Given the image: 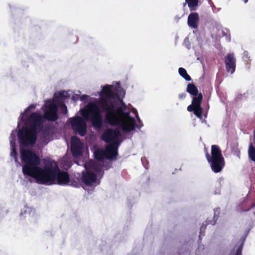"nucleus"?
Returning a JSON list of instances; mask_svg holds the SVG:
<instances>
[{"label":"nucleus","mask_w":255,"mask_h":255,"mask_svg":"<svg viewBox=\"0 0 255 255\" xmlns=\"http://www.w3.org/2000/svg\"><path fill=\"white\" fill-rule=\"evenodd\" d=\"M116 87L113 85L102 86V90L98 92L101 99L93 98L92 108L90 104L84 109L79 111L81 116H75L69 118L67 123L71 125L74 133L84 136L87 132L86 122H89L94 128L101 129L104 124L111 126H117L121 121L117 115L118 108L126 110V104L123 99L126 92L121 86L120 82H116Z\"/></svg>","instance_id":"obj_1"},{"label":"nucleus","mask_w":255,"mask_h":255,"mask_svg":"<svg viewBox=\"0 0 255 255\" xmlns=\"http://www.w3.org/2000/svg\"><path fill=\"white\" fill-rule=\"evenodd\" d=\"M43 115L39 112H33L29 116L27 114L34 109L35 105H30L18 118L17 127L14 130L17 132V139L21 146L35 147L39 137V143L47 144L56 132L54 124H45V120L55 122L59 118L58 106L51 99L45 101Z\"/></svg>","instance_id":"obj_2"},{"label":"nucleus","mask_w":255,"mask_h":255,"mask_svg":"<svg viewBox=\"0 0 255 255\" xmlns=\"http://www.w3.org/2000/svg\"><path fill=\"white\" fill-rule=\"evenodd\" d=\"M20 157L23 175L35 178L39 184L46 185L57 163L53 160L45 158L42 160L44 167H41L39 155L32 149L22 147L20 148Z\"/></svg>","instance_id":"obj_3"},{"label":"nucleus","mask_w":255,"mask_h":255,"mask_svg":"<svg viewBox=\"0 0 255 255\" xmlns=\"http://www.w3.org/2000/svg\"><path fill=\"white\" fill-rule=\"evenodd\" d=\"M120 131L118 128H107L101 135V139L109 145L105 147L107 159L116 160L119 154L118 149L124 138L119 139L120 136Z\"/></svg>","instance_id":"obj_4"},{"label":"nucleus","mask_w":255,"mask_h":255,"mask_svg":"<svg viewBox=\"0 0 255 255\" xmlns=\"http://www.w3.org/2000/svg\"><path fill=\"white\" fill-rule=\"evenodd\" d=\"M49 180L46 185L57 184L62 186H70L74 188H80L82 186V177H71L66 171L61 170L57 164L54 168Z\"/></svg>","instance_id":"obj_5"},{"label":"nucleus","mask_w":255,"mask_h":255,"mask_svg":"<svg viewBox=\"0 0 255 255\" xmlns=\"http://www.w3.org/2000/svg\"><path fill=\"white\" fill-rule=\"evenodd\" d=\"M126 107L127 109L125 111L122 110L120 108H118V111L121 112L123 115L128 118L132 123V125L122 126L121 128H120L119 126L121 124V122L119 125L115 126L116 127L115 128H118L120 131L121 135L120 136L117 137L119 139L124 138V140H125L127 137L125 134L130 133V132L134 130L135 128H137L140 130V128L143 126V124L138 116L137 111L136 110H134V111L132 112L134 116H132V115H130L131 111H130L129 109L127 106ZM117 115L119 118H120L118 115V112H117ZM120 121H121V120H120Z\"/></svg>","instance_id":"obj_6"},{"label":"nucleus","mask_w":255,"mask_h":255,"mask_svg":"<svg viewBox=\"0 0 255 255\" xmlns=\"http://www.w3.org/2000/svg\"><path fill=\"white\" fill-rule=\"evenodd\" d=\"M84 165L85 170L82 172V181L87 186L95 187L100 183V179L103 177L104 171L102 167L93 164L91 166Z\"/></svg>","instance_id":"obj_7"},{"label":"nucleus","mask_w":255,"mask_h":255,"mask_svg":"<svg viewBox=\"0 0 255 255\" xmlns=\"http://www.w3.org/2000/svg\"><path fill=\"white\" fill-rule=\"evenodd\" d=\"M206 157L214 172L218 173L222 170L225 162L221 150L218 146L213 145L211 147V155L206 152Z\"/></svg>","instance_id":"obj_8"},{"label":"nucleus","mask_w":255,"mask_h":255,"mask_svg":"<svg viewBox=\"0 0 255 255\" xmlns=\"http://www.w3.org/2000/svg\"><path fill=\"white\" fill-rule=\"evenodd\" d=\"M70 150L72 156L75 158H77L82 155L84 151V144L77 136L71 137Z\"/></svg>","instance_id":"obj_9"},{"label":"nucleus","mask_w":255,"mask_h":255,"mask_svg":"<svg viewBox=\"0 0 255 255\" xmlns=\"http://www.w3.org/2000/svg\"><path fill=\"white\" fill-rule=\"evenodd\" d=\"M16 134H17V132H15L14 130H12L9 137L10 144V156L14 158V162L17 166L20 165L22 166V164H21L18 160V153L16 148Z\"/></svg>","instance_id":"obj_10"},{"label":"nucleus","mask_w":255,"mask_h":255,"mask_svg":"<svg viewBox=\"0 0 255 255\" xmlns=\"http://www.w3.org/2000/svg\"><path fill=\"white\" fill-rule=\"evenodd\" d=\"M225 64L227 72L233 74L236 70V59L233 53H229L225 58Z\"/></svg>","instance_id":"obj_11"},{"label":"nucleus","mask_w":255,"mask_h":255,"mask_svg":"<svg viewBox=\"0 0 255 255\" xmlns=\"http://www.w3.org/2000/svg\"><path fill=\"white\" fill-rule=\"evenodd\" d=\"M199 16L197 12H191L188 16L187 24L189 27L197 29L199 22Z\"/></svg>","instance_id":"obj_12"},{"label":"nucleus","mask_w":255,"mask_h":255,"mask_svg":"<svg viewBox=\"0 0 255 255\" xmlns=\"http://www.w3.org/2000/svg\"><path fill=\"white\" fill-rule=\"evenodd\" d=\"M255 207V202H249L248 200L245 199L242 203L240 204L237 208V211L240 213L250 211Z\"/></svg>","instance_id":"obj_13"},{"label":"nucleus","mask_w":255,"mask_h":255,"mask_svg":"<svg viewBox=\"0 0 255 255\" xmlns=\"http://www.w3.org/2000/svg\"><path fill=\"white\" fill-rule=\"evenodd\" d=\"M94 156L95 159L102 161L107 159L106 149L101 148H96L94 149Z\"/></svg>","instance_id":"obj_14"},{"label":"nucleus","mask_w":255,"mask_h":255,"mask_svg":"<svg viewBox=\"0 0 255 255\" xmlns=\"http://www.w3.org/2000/svg\"><path fill=\"white\" fill-rule=\"evenodd\" d=\"M246 238L247 237L244 235L241 237L239 242V245L237 247L236 250L235 251L234 249L231 251L230 255H242V251Z\"/></svg>","instance_id":"obj_15"},{"label":"nucleus","mask_w":255,"mask_h":255,"mask_svg":"<svg viewBox=\"0 0 255 255\" xmlns=\"http://www.w3.org/2000/svg\"><path fill=\"white\" fill-rule=\"evenodd\" d=\"M185 2L184 3V6L187 4L188 6L190 11H196L198 7V6L201 4V2L199 0H185Z\"/></svg>","instance_id":"obj_16"},{"label":"nucleus","mask_w":255,"mask_h":255,"mask_svg":"<svg viewBox=\"0 0 255 255\" xmlns=\"http://www.w3.org/2000/svg\"><path fill=\"white\" fill-rule=\"evenodd\" d=\"M255 143V136L254 137L253 142L250 143L248 154L249 158L253 161L255 162V146L254 145Z\"/></svg>","instance_id":"obj_17"},{"label":"nucleus","mask_w":255,"mask_h":255,"mask_svg":"<svg viewBox=\"0 0 255 255\" xmlns=\"http://www.w3.org/2000/svg\"><path fill=\"white\" fill-rule=\"evenodd\" d=\"M238 143L237 140H234L230 143V147L232 153L236 156L240 158V151L238 147Z\"/></svg>","instance_id":"obj_18"},{"label":"nucleus","mask_w":255,"mask_h":255,"mask_svg":"<svg viewBox=\"0 0 255 255\" xmlns=\"http://www.w3.org/2000/svg\"><path fill=\"white\" fill-rule=\"evenodd\" d=\"M203 99V96L201 93L195 96H193L192 104L195 107H201V104Z\"/></svg>","instance_id":"obj_19"},{"label":"nucleus","mask_w":255,"mask_h":255,"mask_svg":"<svg viewBox=\"0 0 255 255\" xmlns=\"http://www.w3.org/2000/svg\"><path fill=\"white\" fill-rule=\"evenodd\" d=\"M186 92L193 96H195L199 94L197 87L193 83L188 84Z\"/></svg>","instance_id":"obj_20"},{"label":"nucleus","mask_w":255,"mask_h":255,"mask_svg":"<svg viewBox=\"0 0 255 255\" xmlns=\"http://www.w3.org/2000/svg\"><path fill=\"white\" fill-rule=\"evenodd\" d=\"M214 215L213 219V220L207 219V220L206 221V225L207 224H211L212 225H214L216 224V222L217 220H218V217H219V215H220V208H215V209H214Z\"/></svg>","instance_id":"obj_21"},{"label":"nucleus","mask_w":255,"mask_h":255,"mask_svg":"<svg viewBox=\"0 0 255 255\" xmlns=\"http://www.w3.org/2000/svg\"><path fill=\"white\" fill-rule=\"evenodd\" d=\"M179 75L186 81H190L192 80L191 77L188 75L185 69L180 67L178 69Z\"/></svg>","instance_id":"obj_22"},{"label":"nucleus","mask_w":255,"mask_h":255,"mask_svg":"<svg viewBox=\"0 0 255 255\" xmlns=\"http://www.w3.org/2000/svg\"><path fill=\"white\" fill-rule=\"evenodd\" d=\"M68 97V93L65 91L59 92L54 94L55 98L58 101H62Z\"/></svg>","instance_id":"obj_23"},{"label":"nucleus","mask_w":255,"mask_h":255,"mask_svg":"<svg viewBox=\"0 0 255 255\" xmlns=\"http://www.w3.org/2000/svg\"><path fill=\"white\" fill-rule=\"evenodd\" d=\"M224 183V179L223 178H219L216 183V187L214 191V194L216 195L220 194L221 192V188L223 183Z\"/></svg>","instance_id":"obj_24"},{"label":"nucleus","mask_w":255,"mask_h":255,"mask_svg":"<svg viewBox=\"0 0 255 255\" xmlns=\"http://www.w3.org/2000/svg\"><path fill=\"white\" fill-rule=\"evenodd\" d=\"M33 211V209L28 207L27 205L24 206L23 208L21 210L20 216H26L27 215H30Z\"/></svg>","instance_id":"obj_25"},{"label":"nucleus","mask_w":255,"mask_h":255,"mask_svg":"<svg viewBox=\"0 0 255 255\" xmlns=\"http://www.w3.org/2000/svg\"><path fill=\"white\" fill-rule=\"evenodd\" d=\"M203 109L202 107H195L193 113L197 118L201 120L203 116Z\"/></svg>","instance_id":"obj_26"},{"label":"nucleus","mask_w":255,"mask_h":255,"mask_svg":"<svg viewBox=\"0 0 255 255\" xmlns=\"http://www.w3.org/2000/svg\"><path fill=\"white\" fill-rule=\"evenodd\" d=\"M222 34L223 36H226L228 41H231V36L229 29L226 28L225 30H223Z\"/></svg>","instance_id":"obj_27"},{"label":"nucleus","mask_w":255,"mask_h":255,"mask_svg":"<svg viewBox=\"0 0 255 255\" xmlns=\"http://www.w3.org/2000/svg\"><path fill=\"white\" fill-rule=\"evenodd\" d=\"M184 45L187 48V49L189 50L191 48V43L189 41V38L186 37L184 40Z\"/></svg>","instance_id":"obj_28"},{"label":"nucleus","mask_w":255,"mask_h":255,"mask_svg":"<svg viewBox=\"0 0 255 255\" xmlns=\"http://www.w3.org/2000/svg\"><path fill=\"white\" fill-rule=\"evenodd\" d=\"M89 96L87 95H83L80 97V100L85 103L89 102Z\"/></svg>","instance_id":"obj_29"},{"label":"nucleus","mask_w":255,"mask_h":255,"mask_svg":"<svg viewBox=\"0 0 255 255\" xmlns=\"http://www.w3.org/2000/svg\"><path fill=\"white\" fill-rule=\"evenodd\" d=\"M243 59L245 61H247V60H251L250 54L247 51H245L243 53Z\"/></svg>","instance_id":"obj_30"},{"label":"nucleus","mask_w":255,"mask_h":255,"mask_svg":"<svg viewBox=\"0 0 255 255\" xmlns=\"http://www.w3.org/2000/svg\"><path fill=\"white\" fill-rule=\"evenodd\" d=\"M61 109L63 114H66L67 113L68 110L65 104H62L61 105Z\"/></svg>","instance_id":"obj_31"},{"label":"nucleus","mask_w":255,"mask_h":255,"mask_svg":"<svg viewBox=\"0 0 255 255\" xmlns=\"http://www.w3.org/2000/svg\"><path fill=\"white\" fill-rule=\"evenodd\" d=\"M141 161L142 162L143 166L145 168L147 169V165L148 163V161L146 159V158L145 157H142L141 158Z\"/></svg>","instance_id":"obj_32"},{"label":"nucleus","mask_w":255,"mask_h":255,"mask_svg":"<svg viewBox=\"0 0 255 255\" xmlns=\"http://www.w3.org/2000/svg\"><path fill=\"white\" fill-rule=\"evenodd\" d=\"M25 179H27V182H29L31 183H32L33 182H35V183H37V182L36 181V179L34 178L29 177V176H25Z\"/></svg>","instance_id":"obj_33"},{"label":"nucleus","mask_w":255,"mask_h":255,"mask_svg":"<svg viewBox=\"0 0 255 255\" xmlns=\"http://www.w3.org/2000/svg\"><path fill=\"white\" fill-rule=\"evenodd\" d=\"M127 106L129 109L130 112V115H132V116H134V115L132 113V112L134 111V110H136V109L134 108L132 106L129 104L128 106L127 105Z\"/></svg>","instance_id":"obj_34"},{"label":"nucleus","mask_w":255,"mask_h":255,"mask_svg":"<svg viewBox=\"0 0 255 255\" xmlns=\"http://www.w3.org/2000/svg\"><path fill=\"white\" fill-rule=\"evenodd\" d=\"M194 110H195V107L193 105H192V104L191 105L188 106L187 107V110L189 112H194Z\"/></svg>","instance_id":"obj_35"},{"label":"nucleus","mask_w":255,"mask_h":255,"mask_svg":"<svg viewBox=\"0 0 255 255\" xmlns=\"http://www.w3.org/2000/svg\"><path fill=\"white\" fill-rule=\"evenodd\" d=\"M186 93H182L179 95L178 97L179 99L182 100L184 99L186 96Z\"/></svg>","instance_id":"obj_36"},{"label":"nucleus","mask_w":255,"mask_h":255,"mask_svg":"<svg viewBox=\"0 0 255 255\" xmlns=\"http://www.w3.org/2000/svg\"><path fill=\"white\" fill-rule=\"evenodd\" d=\"M79 99H80V97H79V96L77 94H75V95L73 96V97H72V100L74 101H77Z\"/></svg>","instance_id":"obj_37"},{"label":"nucleus","mask_w":255,"mask_h":255,"mask_svg":"<svg viewBox=\"0 0 255 255\" xmlns=\"http://www.w3.org/2000/svg\"><path fill=\"white\" fill-rule=\"evenodd\" d=\"M251 231V228H247L246 230H245V233H244V236H246V237H247V236H248L250 232Z\"/></svg>","instance_id":"obj_38"},{"label":"nucleus","mask_w":255,"mask_h":255,"mask_svg":"<svg viewBox=\"0 0 255 255\" xmlns=\"http://www.w3.org/2000/svg\"><path fill=\"white\" fill-rule=\"evenodd\" d=\"M64 165L67 167V168H70L72 166V163L71 162H66V163H65Z\"/></svg>","instance_id":"obj_39"},{"label":"nucleus","mask_w":255,"mask_h":255,"mask_svg":"<svg viewBox=\"0 0 255 255\" xmlns=\"http://www.w3.org/2000/svg\"><path fill=\"white\" fill-rule=\"evenodd\" d=\"M208 0L209 4H210L212 7H215L214 3L211 1V0Z\"/></svg>","instance_id":"obj_40"},{"label":"nucleus","mask_w":255,"mask_h":255,"mask_svg":"<svg viewBox=\"0 0 255 255\" xmlns=\"http://www.w3.org/2000/svg\"><path fill=\"white\" fill-rule=\"evenodd\" d=\"M180 18L181 17L179 16L176 15L174 17V19L176 21V22H178Z\"/></svg>","instance_id":"obj_41"},{"label":"nucleus","mask_w":255,"mask_h":255,"mask_svg":"<svg viewBox=\"0 0 255 255\" xmlns=\"http://www.w3.org/2000/svg\"><path fill=\"white\" fill-rule=\"evenodd\" d=\"M254 225H253V223L250 224L248 226V228H251V230L254 227Z\"/></svg>","instance_id":"obj_42"},{"label":"nucleus","mask_w":255,"mask_h":255,"mask_svg":"<svg viewBox=\"0 0 255 255\" xmlns=\"http://www.w3.org/2000/svg\"><path fill=\"white\" fill-rule=\"evenodd\" d=\"M254 225H253V223L250 224L248 226V228H251V230L254 227Z\"/></svg>","instance_id":"obj_43"},{"label":"nucleus","mask_w":255,"mask_h":255,"mask_svg":"<svg viewBox=\"0 0 255 255\" xmlns=\"http://www.w3.org/2000/svg\"><path fill=\"white\" fill-rule=\"evenodd\" d=\"M243 1L245 3H246L248 2V0H243Z\"/></svg>","instance_id":"obj_44"},{"label":"nucleus","mask_w":255,"mask_h":255,"mask_svg":"<svg viewBox=\"0 0 255 255\" xmlns=\"http://www.w3.org/2000/svg\"><path fill=\"white\" fill-rule=\"evenodd\" d=\"M203 226H204V224H203V225H202V226L201 227V228H200V230H201L202 229V228H203Z\"/></svg>","instance_id":"obj_45"},{"label":"nucleus","mask_w":255,"mask_h":255,"mask_svg":"<svg viewBox=\"0 0 255 255\" xmlns=\"http://www.w3.org/2000/svg\"><path fill=\"white\" fill-rule=\"evenodd\" d=\"M207 113H206V114H204V116H205V118L207 117Z\"/></svg>","instance_id":"obj_46"},{"label":"nucleus","mask_w":255,"mask_h":255,"mask_svg":"<svg viewBox=\"0 0 255 255\" xmlns=\"http://www.w3.org/2000/svg\"><path fill=\"white\" fill-rule=\"evenodd\" d=\"M255 212H254L253 213V215H255Z\"/></svg>","instance_id":"obj_47"},{"label":"nucleus","mask_w":255,"mask_h":255,"mask_svg":"<svg viewBox=\"0 0 255 255\" xmlns=\"http://www.w3.org/2000/svg\"><path fill=\"white\" fill-rule=\"evenodd\" d=\"M9 8L11 9V5L9 4Z\"/></svg>","instance_id":"obj_48"},{"label":"nucleus","mask_w":255,"mask_h":255,"mask_svg":"<svg viewBox=\"0 0 255 255\" xmlns=\"http://www.w3.org/2000/svg\"><path fill=\"white\" fill-rule=\"evenodd\" d=\"M119 236V235H118L117 237L116 238H118Z\"/></svg>","instance_id":"obj_49"},{"label":"nucleus","mask_w":255,"mask_h":255,"mask_svg":"<svg viewBox=\"0 0 255 255\" xmlns=\"http://www.w3.org/2000/svg\"><path fill=\"white\" fill-rule=\"evenodd\" d=\"M75 163H76L77 164H79V163L78 162H75Z\"/></svg>","instance_id":"obj_50"}]
</instances>
